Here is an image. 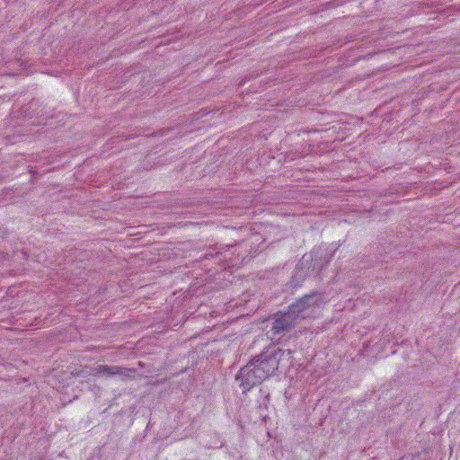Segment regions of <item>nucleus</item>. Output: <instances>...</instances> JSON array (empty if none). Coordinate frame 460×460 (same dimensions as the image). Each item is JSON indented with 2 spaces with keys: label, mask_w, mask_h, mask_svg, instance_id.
Wrapping results in <instances>:
<instances>
[{
  "label": "nucleus",
  "mask_w": 460,
  "mask_h": 460,
  "mask_svg": "<svg viewBox=\"0 0 460 460\" xmlns=\"http://www.w3.org/2000/svg\"><path fill=\"white\" fill-rule=\"evenodd\" d=\"M93 375H105L109 377L118 376L122 381L133 379L137 370L120 366L98 365L93 369Z\"/></svg>",
  "instance_id": "obj_5"
},
{
  "label": "nucleus",
  "mask_w": 460,
  "mask_h": 460,
  "mask_svg": "<svg viewBox=\"0 0 460 460\" xmlns=\"http://www.w3.org/2000/svg\"><path fill=\"white\" fill-rule=\"evenodd\" d=\"M286 353L289 355L291 351H287L279 348H270L254 357L252 361L255 363L257 368H260V374H261L265 379H268L276 373L279 362Z\"/></svg>",
  "instance_id": "obj_1"
},
{
  "label": "nucleus",
  "mask_w": 460,
  "mask_h": 460,
  "mask_svg": "<svg viewBox=\"0 0 460 460\" xmlns=\"http://www.w3.org/2000/svg\"><path fill=\"white\" fill-rule=\"evenodd\" d=\"M260 372V368H257L255 363L252 360L239 370L235 379L240 381V387L243 393L250 391L253 386L266 380Z\"/></svg>",
  "instance_id": "obj_3"
},
{
  "label": "nucleus",
  "mask_w": 460,
  "mask_h": 460,
  "mask_svg": "<svg viewBox=\"0 0 460 460\" xmlns=\"http://www.w3.org/2000/svg\"><path fill=\"white\" fill-rule=\"evenodd\" d=\"M323 296L319 292H312L298 299L288 306L292 314L299 320L310 317L316 306L322 304Z\"/></svg>",
  "instance_id": "obj_2"
},
{
  "label": "nucleus",
  "mask_w": 460,
  "mask_h": 460,
  "mask_svg": "<svg viewBox=\"0 0 460 460\" xmlns=\"http://www.w3.org/2000/svg\"><path fill=\"white\" fill-rule=\"evenodd\" d=\"M300 321L288 309L287 312H279L275 315L271 331L274 334H281L289 332Z\"/></svg>",
  "instance_id": "obj_6"
},
{
  "label": "nucleus",
  "mask_w": 460,
  "mask_h": 460,
  "mask_svg": "<svg viewBox=\"0 0 460 460\" xmlns=\"http://www.w3.org/2000/svg\"><path fill=\"white\" fill-rule=\"evenodd\" d=\"M334 252H329L322 247L314 248L309 254L303 256V261L311 263L308 265V269L312 268V270L320 273L323 269L331 261L333 257Z\"/></svg>",
  "instance_id": "obj_4"
},
{
  "label": "nucleus",
  "mask_w": 460,
  "mask_h": 460,
  "mask_svg": "<svg viewBox=\"0 0 460 460\" xmlns=\"http://www.w3.org/2000/svg\"><path fill=\"white\" fill-rule=\"evenodd\" d=\"M398 460H422V458H421V455L420 454H417L415 456H413V455L404 456H402V458H400Z\"/></svg>",
  "instance_id": "obj_7"
}]
</instances>
